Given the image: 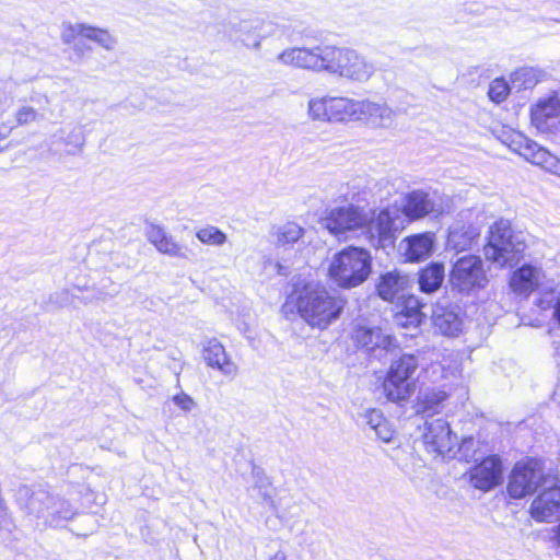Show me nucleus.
Here are the masks:
<instances>
[{"mask_svg":"<svg viewBox=\"0 0 560 560\" xmlns=\"http://www.w3.org/2000/svg\"><path fill=\"white\" fill-rule=\"evenodd\" d=\"M278 61L291 67L327 72L351 83H365L376 72L375 65L354 49L337 46L288 48Z\"/></svg>","mask_w":560,"mask_h":560,"instance_id":"obj_1","label":"nucleus"},{"mask_svg":"<svg viewBox=\"0 0 560 560\" xmlns=\"http://www.w3.org/2000/svg\"><path fill=\"white\" fill-rule=\"evenodd\" d=\"M296 306L301 317L308 325L324 329L339 317L345 301L330 295L318 283L307 282L296 298Z\"/></svg>","mask_w":560,"mask_h":560,"instance_id":"obj_2","label":"nucleus"},{"mask_svg":"<svg viewBox=\"0 0 560 560\" xmlns=\"http://www.w3.org/2000/svg\"><path fill=\"white\" fill-rule=\"evenodd\" d=\"M16 501L22 510L45 523L58 527L62 522L71 520L74 508L66 500L54 497L48 491L28 486H21L16 491Z\"/></svg>","mask_w":560,"mask_h":560,"instance_id":"obj_3","label":"nucleus"},{"mask_svg":"<svg viewBox=\"0 0 560 560\" xmlns=\"http://www.w3.org/2000/svg\"><path fill=\"white\" fill-rule=\"evenodd\" d=\"M371 255L363 247H346L329 266L330 278L342 288H354L369 277Z\"/></svg>","mask_w":560,"mask_h":560,"instance_id":"obj_4","label":"nucleus"},{"mask_svg":"<svg viewBox=\"0 0 560 560\" xmlns=\"http://www.w3.org/2000/svg\"><path fill=\"white\" fill-rule=\"evenodd\" d=\"M422 443L425 451L433 457L446 459L464 458L460 453L474 445L471 438L463 439L458 443L456 434L450 428V424L443 419H433L425 421L422 432Z\"/></svg>","mask_w":560,"mask_h":560,"instance_id":"obj_5","label":"nucleus"},{"mask_svg":"<svg viewBox=\"0 0 560 560\" xmlns=\"http://www.w3.org/2000/svg\"><path fill=\"white\" fill-rule=\"evenodd\" d=\"M419 361L413 354H402L394 360L383 383L385 396L393 402L409 399L416 392V382L412 378L418 370Z\"/></svg>","mask_w":560,"mask_h":560,"instance_id":"obj_6","label":"nucleus"},{"mask_svg":"<svg viewBox=\"0 0 560 560\" xmlns=\"http://www.w3.org/2000/svg\"><path fill=\"white\" fill-rule=\"evenodd\" d=\"M406 225L397 202L388 205L376 214L369 213V222L364 228V241L380 245H394Z\"/></svg>","mask_w":560,"mask_h":560,"instance_id":"obj_7","label":"nucleus"},{"mask_svg":"<svg viewBox=\"0 0 560 560\" xmlns=\"http://www.w3.org/2000/svg\"><path fill=\"white\" fill-rule=\"evenodd\" d=\"M552 478L545 475L541 460L532 458L520 462L509 477L508 493L513 499H522L538 487L547 486Z\"/></svg>","mask_w":560,"mask_h":560,"instance_id":"obj_8","label":"nucleus"},{"mask_svg":"<svg viewBox=\"0 0 560 560\" xmlns=\"http://www.w3.org/2000/svg\"><path fill=\"white\" fill-rule=\"evenodd\" d=\"M359 102L349 97L312 98L308 102V116L319 121H358Z\"/></svg>","mask_w":560,"mask_h":560,"instance_id":"obj_9","label":"nucleus"},{"mask_svg":"<svg viewBox=\"0 0 560 560\" xmlns=\"http://www.w3.org/2000/svg\"><path fill=\"white\" fill-rule=\"evenodd\" d=\"M323 221L324 226L336 236L352 231H360V235L363 236L369 213L354 206L337 207L331 209Z\"/></svg>","mask_w":560,"mask_h":560,"instance_id":"obj_10","label":"nucleus"},{"mask_svg":"<svg viewBox=\"0 0 560 560\" xmlns=\"http://www.w3.org/2000/svg\"><path fill=\"white\" fill-rule=\"evenodd\" d=\"M451 282L460 292L485 288L488 279L481 259L477 256L459 258L453 267Z\"/></svg>","mask_w":560,"mask_h":560,"instance_id":"obj_11","label":"nucleus"},{"mask_svg":"<svg viewBox=\"0 0 560 560\" xmlns=\"http://www.w3.org/2000/svg\"><path fill=\"white\" fill-rule=\"evenodd\" d=\"M94 42L107 51L117 46V38L106 28L96 27L85 23L63 22L60 30V39L66 45H71L78 37Z\"/></svg>","mask_w":560,"mask_h":560,"instance_id":"obj_12","label":"nucleus"},{"mask_svg":"<svg viewBox=\"0 0 560 560\" xmlns=\"http://www.w3.org/2000/svg\"><path fill=\"white\" fill-rule=\"evenodd\" d=\"M533 500L529 514L540 523H551L560 518V481L552 478Z\"/></svg>","mask_w":560,"mask_h":560,"instance_id":"obj_13","label":"nucleus"},{"mask_svg":"<svg viewBox=\"0 0 560 560\" xmlns=\"http://www.w3.org/2000/svg\"><path fill=\"white\" fill-rule=\"evenodd\" d=\"M398 207L406 222L424 218L438 211L434 199L429 192L421 189L412 190L404 195Z\"/></svg>","mask_w":560,"mask_h":560,"instance_id":"obj_14","label":"nucleus"},{"mask_svg":"<svg viewBox=\"0 0 560 560\" xmlns=\"http://www.w3.org/2000/svg\"><path fill=\"white\" fill-rule=\"evenodd\" d=\"M532 124L541 132L552 131L560 117V100L557 94L540 98L532 108Z\"/></svg>","mask_w":560,"mask_h":560,"instance_id":"obj_15","label":"nucleus"},{"mask_svg":"<svg viewBox=\"0 0 560 560\" xmlns=\"http://www.w3.org/2000/svg\"><path fill=\"white\" fill-rule=\"evenodd\" d=\"M502 477V465L497 456H489L470 471V481L475 488L490 490L495 487Z\"/></svg>","mask_w":560,"mask_h":560,"instance_id":"obj_16","label":"nucleus"},{"mask_svg":"<svg viewBox=\"0 0 560 560\" xmlns=\"http://www.w3.org/2000/svg\"><path fill=\"white\" fill-rule=\"evenodd\" d=\"M352 339L354 342L366 351L383 349L386 351L397 347L396 340L378 327L359 326L354 329Z\"/></svg>","mask_w":560,"mask_h":560,"instance_id":"obj_17","label":"nucleus"},{"mask_svg":"<svg viewBox=\"0 0 560 560\" xmlns=\"http://www.w3.org/2000/svg\"><path fill=\"white\" fill-rule=\"evenodd\" d=\"M203 358L207 365L217 369L228 377L236 376L238 368L228 355L225 348L217 340L211 339L203 348Z\"/></svg>","mask_w":560,"mask_h":560,"instance_id":"obj_18","label":"nucleus"},{"mask_svg":"<svg viewBox=\"0 0 560 560\" xmlns=\"http://www.w3.org/2000/svg\"><path fill=\"white\" fill-rule=\"evenodd\" d=\"M397 305L398 311L395 314V323L402 328H418L425 318L422 312L423 305L417 296H404Z\"/></svg>","mask_w":560,"mask_h":560,"instance_id":"obj_19","label":"nucleus"},{"mask_svg":"<svg viewBox=\"0 0 560 560\" xmlns=\"http://www.w3.org/2000/svg\"><path fill=\"white\" fill-rule=\"evenodd\" d=\"M394 112L386 104L360 100L358 121H365L374 127H387L394 120Z\"/></svg>","mask_w":560,"mask_h":560,"instance_id":"obj_20","label":"nucleus"},{"mask_svg":"<svg viewBox=\"0 0 560 560\" xmlns=\"http://www.w3.org/2000/svg\"><path fill=\"white\" fill-rule=\"evenodd\" d=\"M262 22L254 20H242L231 24V36L240 40L245 47L259 49L264 35L261 34Z\"/></svg>","mask_w":560,"mask_h":560,"instance_id":"obj_21","label":"nucleus"},{"mask_svg":"<svg viewBox=\"0 0 560 560\" xmlns=\"http://www.w3.org/2000/svg\"><path fill=\"white\" fill-rule=\"evenodd\" d=\"M526 243L522 231H515L509 220L500 219L489 226L486 245H522Z\"/></svg>","mask_w":560,"mask_h":560,"instance_id":"obj_22","label":"nucleus"},{"mask_svg":"<svg viewBox=\"0 0 560 560\" xmlns=\"http://www.w3.org/2000/svg\"><path fill=\"white\" fill-rule=\"evenodd\" d=\"M542 277L540 269L525 265L513 273L510 285L515 293L527 296L541 284Z\"/></svg>","mask_w":560,"mask_h":560,"instance_id":"obj_23","label":"nucleus"},{"mask_svg":"<svg viewBox=\"0 0 560 560\" xmlns=\"http://www.w3.org/2000/svg\"><path fill=\"white\" fill-rule=\"evenodd\" d=\"M432 317L434 327L444 336L455 337L462 331V318L452 308L436 306Z\"/></svg>","mask_w":560,"mask_h":560,"instance_id":"obj_24","label":"nucleus"},{"mask_svg":"<svg viewBox=\"0 0 560 560\" xmlns=\"http://www.w3.org/2000/svg\"><path fill=\"white\" fill-rule=\"evenodd\" d=\"M408 284V278L396 272H388L381 277L377 284L378 295L389 302L400 300L405 296V290Z\"/></svg>","mask_w":560,"mask_h":560,"instance_id":"obj_25","label":"nucleus"},{"mask_svg":"<svg viewBox=\"0 0 560 560\" xmlns=\"http://www.w3.org/2000/svg\"><path fill=\"white\" fill-rule=\"evenodd\" d=\"M510 148L523 156L526 161L540 166L548 150L538 145L535 141L529 140L522 135H517L510 144Z\"/></svg>","mask_w":560,"mask_h":560,"instance_id":"obj_26","label":"nucleus"},{"mask_svg":"<svg viewBox=\"0 0 560 560\" xmlns=\"http://www.w3.org/2000/svg\"><path fill=\"white\" fill-rule=\"evenodd\" d=\"M444 280V266L439 262L431 264L419 276L420 290L425 293L435 292Z\"/></svg>","mask_w":560,"mask_h":560,"instance_id":"obj_27","label":"nucleus"},{"mask_svg":"<svg viewBox=\"0 0 560 560\" xmlns=\"http://www.w3.org/2000/svg\"><path fill=\"white\" fill-rule=\"evenodd\" d=\"M486 258L500 267L513 266L522 257L517 247H485Z\"/></svg>","mask_w":560,"mask_h":560,"instance_id":"obj_28","label":"nucleus"},{"mask_svg":"<svg viewBox=\"0 0 560 560\" xmlns=\"http://www.w3.org/2000/svg\"><path fill=\"white\" fill-rule=\"evenodd\" d=\"M541 71L533 67H523L511 74V84L517 91L534 88L540 79Z\"/></svg>","mask_w":560,"mask_h":560,"instance_id":"obj_29","label":"nucleus"},{"mask_svg":"<svg viewBox=\"0 0 560 560\" xmlns=\"http://www.w3.org/2000/svg\"><path fill=\"white\" fill-rule=\"evenodd\" d=\"M460 366L457 360L452 358H444L441 362L432 365V373H440L441 380L444 381L443 387L452 384L460 376Z\"/></svg>","mask_w":560,"mask_h":560,"instance_id":"obj_30","label":"nucleus"},{"mask_svg":"<svg viewBox=\"0 0 560 560\" xmlns=\"http://www.w3.org/2000/svg\"><path fill=\"white\" fill-rule=\"evenodd\" d=\"M272 235L275 241L282 245L296 243L303 235V229L294 222H287L275 226Z\"/></svg>","mask_w":560,"mask_h":560,"instance_id":"obj_31","label":"nucleus"},{"mask_svg":"<svg viewBox=\"0 0 560 560\" xmlns=\"http://www.w3.org/2000/svg\"><path fill=\"white\" fill-rule=\"evenodd\" d=\"M196 236L200 243L210 245H221L228 242L225 233L214 225H206L200 228Z\"/></svg>","mask_w":560,"mask_h":560,"instance_id":"obj_32","label":"nucleus"},{"mask_svg":"<svg viewBox=\"0 0 560 560\" xmlns=\"http://www.w3.org/2000/svg\"><path fill=\"white\" fill-rule=\"evenodd\" d=\"M43 117V115L36 110L34 107L28 105H23L19 107L14 113V126H25L33 124L37 120H39Z\"/></svg>","mask_w":560,"mask_h":560,"instance_id":"obj_33","label":"nucleus"},{"mask_svg":"<svg viewBox=\"0 0 560 560\" xmlns=\"http://www.w3.org/2000/svg\"><path fill=\"white\" fill-rule=\"evenodd\" d=\"M446 397L447 393L444 389L425 392L420 399L422 411H434L435 407L439 406L442 401H444Z\"/></svg>","mask_w":560,"mask_h":560,"instance_id":"obj_34","label":"nucleus"},{"mask_svg":"<svg viewBox=\"0 0 560 560\" xmlns=\"http://www.w3.org/2000/svg\"><path fill=\"white\" fill-rule=\"evenodd\" d=\"M510 92V85L504 79H494L489 86V97L495 102H503Z\"/></svg>","mask_w":560,"mask_h":560,"instance_id":"obj_35","label":"nucleus"},{"mask_svg":"<svg viewBox=\"0 0 560 560\" xmlns=\"http://www.w3.org/2000/svg\"><path fill=\"white\" fill-rule=\"evenodd\" d=\"M431 249L432 247H405L402 257L406 262L418 264L430 258Z\"/></svg>","mask_w":560,"mask_h":560,"instance_id":"obj_36","label":"nucleus"},{"mask_svg":"<svg viewBox=\"0 0 560 560\" xmlns=\"http://www.w3.org/2000/svg\"><path fill=\"white\" fill-rule=\"evenodd\" d=\"M478 235L479 233L472 228L463 233L452 231L448 235V243L451 245H465L466 243H472Z\"/></svg>","mask_w":560,"mask_h":560,"instance_id":"obj_37","label":"nucleus"},{"mask_svg":"<svg viewBox=\"0 0 560 560\" xmlns=\"http://www.w3.org/2000/svg\"><path fill=\"white\" fill-rule=\"evenodd\" d=\"M372 431L374 432L375 436L384 443H390L395 436V430L387 419L372 429Z\"/></svg>","mask_w":560,"mask_h":560,"instance_id":"obj_38","label":"nucleus"},{"mask_svg":"<svg viewBox=\"0 0 560 560\" xmlns=\"http://www.w3.org/2000/svg\"><path fill=\"white\" fill-rule=\"evenodd\" d=\"M172 402L177 407L179 408L182 411L184 412H190L192 411L197 404L196 401L194 400L192 397H190L189 395H187L186 393L184 392H180L176 395H174L172 398H171Z\"/></svg>","mask_w":560,"mask_h":560,"instance_id":"obj_39","label":"nucleus"},{"mask_svg":"<svg viewBox=\"0 0 560 560\" xmlns=\"http://www.w3.org/2000/svg\"><path fill=\"white\" fill-rule=\"evenodd\" d=\"M365 425L370 428V430L377 427L381 422H383L386 418L380 409L370 408L362 412L361 415Z\"/></svg>","mask_w":560,"mask_h":560,"instance_id":"obj_40","label":"nucleus"},{"mask_svg":"<svg viewBox=\"0 0 560 560\" xmlns=\"http://www.w3.org/2000/svg\"><path fill=\"white\" fill-rule=\"evenodd\" d=\"M145 234L152 245H160L166 240L163 228L153 223L147 225Z\"/></svg>","mask_w":560,"mask_h":560,"instance_id":"obj_41","label":"nucleus"},{"mask_svg":"<svg viewBox=\"0 0 560 560\" xmlns=\"http://www.w3.org/2000/svg\"><path fill=\"white\" fill-rule=\"evenodd\" d=\"M74 294L72 291L62 290L51 296L50 303L56 307H68L73 304Z\"/></svg>","mask_w":560,"mask_h":560,"instance_id":"obj_42","label":"nucleus"},{"mask_svg":"<svg viewBox=\"0 0 560 560\" xmlns=\"http://www.w3.org/2000/svg\"><path fill=\"white\" fill-rule=\"evenodd\" d=\"M435 234L432 232H425L421 234H415L405 238L407 245H433L435 243Z\"/></svg>","mask_w":560,"mask_h":560,"instance_id":"obj_43","label":"nucleus"},{"mask_svg":"<svg viewBox=\"0 0 560 560\" xmlns=\"http://www.w3.org/2000/svg\"><path fill=\"white\" fill-rule=\"evenodd\" d=\"M540 167H542L547 172L560 177V159L552 155L549 151H548L547 155L545 156V159L542 160Z\"/></svg>","mask_w":560,"mask_h":560,"instance_id":"obj_44","label":"nucleus"},{"mask_svg":"<svg viewBox=\"0 0 560 560\" xmlns=\"http://www.w3.org/2000/svg\"><path fill=\"white\" fill-rule=\"evenodd\" d=\"M256 487L259 488V493L265 500L271 499L270 483H269L268 479H266V478L261 479L259 481V483H257Z\"/></svg>","mask_w":560,"mask_h":560,"instance_id":"obj_45","label":"nucleus"},{"mask_svg":"<svg viewBox=\"0 0 560 560\" xmlns=\"http://www.w3.org/2000/svg\"><path fill=\"white\" fill-rule=\"evenodd\" d=\"M89 49H90L89 47H83V46H80V45H74L73 46L74 52L78 56H80V57L84 56L85 50H89Z\"/></svg>","mask_w":560,"mask_h":560,"instance_id":"obj_46","label":"nucleus"},{"mask_svg":"<svg viewBox=\"0 0 560 560\" xmlns=\"http://www.w3.org/2000/svg\"><path fill=\"white\" fill-rule=\"evenodd\" d=\"M275 268H277L278 273L280 275H287L289 272V267L282 265L281 262H277Z\"/></svg>","mask_w":560,"mask_h":560,"instance_id":"obj_47","label":"nucleus"},{"mask_svg":"<svg viewBox=\"0 0 560 560\" xmlns=\"http://www.w3.org/2000/svg\"><path fill=\"white\" fill-rule=\"evenodd\" d=\"M268 560H287V555L283 551L279 550Z\"/></svg>","mask_w":560,"mask_h":560,"instance_id":"obj_48","label":"nucleus"},{"mask_svg":"<svg viewBox=\"0 0 560 560\" xmlns=\"http://www.w3.org/2000/svg\"><path fill=\"white\" fill-rule=\"evenodd\" d=\"M159 249L163 253V254H167V255H171V256H175L177 255V247H165L164 250H162V247H159Z\"/></svg>","mask_w":560,"mask_h":560,"instance_id":"obj_49","label":"nucleus"},{"mask_svg":"<svg viewBox=\"0 0 560 560\" xmlns=\"http://www.w3.org/2000/svg\"><path fill=\"white\" fill-rule=\"evenodd\" d=\"M555 532V540L557 545L560 546V524L553 529Z\"/></svg>","mask_w":560,"mask_h":560,"instance_id":"obj_50","label":"nucleus"},{"mask_svg":"<svg viewBox=\"0 0 560 560\" xmlns=\"http://www.w3.org/2000/svg\"><path fill=\"white\" fill-rule=\"evenodd\" d=\"M95 298H96V300L104 301V300H106L107 296L103 295L102 292H98Z\"/></svg>","mask_w":560,"mask_h":560,"instance_id":"obj_51","label":"nucleus"},{"mask_svg":"<svg viewBox=\"0 0 560 560\" xmlns=\"http://www.w3.org/2000/svg\"><path fill=\"white\" fill-rule=\"evenodd\" d=\"M549 305H550V302L546 303V305H545V302L542 300L539 301V306L542 308H547V307H549Z\"/></svg>","mask_w":560,"mask_h":560,"instance_id":"obj_52","label":"nucleus"},{"mask_svg":"<svg viewBox=\"0 0 560 560\" xmlns=\"http://www.w3.org/2000/svg\"><path fill=\"white\" fill-rule=\"evenodd\" d=\"M77 289L80 291V292H83V291H88V288L86 287H77Z\"/></svg>","mask_w":560,"mask_h":560,"instance_id":"obj_53","label":"nucleus"}]
</instances>
